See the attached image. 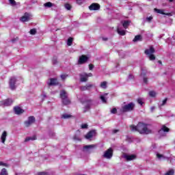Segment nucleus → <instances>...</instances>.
<instances>
[{
  "label": "nucleus",
  "mask_w": 175,
  "mask_h": 175,
  "mask_svg": "<svg viewBox=\"0 0 175 175\" xmlns=\"http://www.w3.org/2000/svg\"><path fill=\"white\" fill-rule=\"evenodd\" d=\"M131 129L134 132H139L141 135H149V133L152 132L150 125L142 122L138 123L137 126L131 125Z\"/></svg>",
  "instance_id": "1"
},
{
  "label": "nucleus",
  "mask_w": 175,
  "mask_h": 175,
  "mask_svg": "<svg viewBox=\"0 0 175 175\" xmlns=\"http://www.w3.org/2000/svg\"><path fill=\"white\" fill-rule=\"evenodd\" d=\"M135 109V103H130L127 105L122 106L120 109V113H128L129 111H133Z\"/></svg>",
  "instance_id": "2"
},
{
  "label": "nucleus",
  "mask_w": 175,
  "mask_h": 175,
  "mask_svg": "<svg viewBox=\"0 0 175 175\" xmlns=\"http://www.w3.org/2000/svg\"><path fill=\"white\" fill-rule=\"evenodd\" d=\"M157 158L159 159V161H162V159H167L168 161H170V163H172V165L175 164V157H165L163 154H161L159 153H157Z\"/></svg>",
  "instance_id": "3"
},
{
  "label": "nucleus",
  "mask_w": 175,
  "mask_h": 175,
  "mask_svg": "<svg viewBox=\"0 0 175 175\" xmlns=\"http://www.w3.org/2000/svg\"><path fill=\"white\" fill-rule=\"evenodd\" d=\"M154 53L155 49L152 46H150V49L145 51V54H146V55H148L150 61H154L155 59V55H153Z\"/></svg>",
  "instance_id": "4"
},
{
  "label": "nucleus",
  "mask_w": 175,
  "mask_h": 175,
  "mask_svg": "<svg viewBox=\"0 0 175 175\" xmlns=\"http://www.w3.org/2000/svg\"><path fill=\"white\" fill-rule=\"evenodd\" d=\"M79 76L80 81H81V83H85V81H88V77H92V73L89 72L87 74L86 72H82Z\"/></svg>",
  "instance_id": "5"
},
{
  "label": "nucleus",
  "mask_w": 175,
  "mask_h": 175,
  "mask_svg": "<svg viewBox=\"0 0 175 175\" xmlns=\"http://www.w3.org/2000/svg\"><path fill=\"white\" fill-rule=\"evenodd\" d=\"M103 157L105 159H111L113 158V148H109L103 152Z\"/></svg>",
  "instance_id": "6"
},
{
  "label": "nucleus",
  "mask_w": 175,
  "mask_h": 175,
  "mask_svg": "<svg viewBox=\"0 0 175 175\" xmlns=\"http://www.w3.org/2000/svg\"><path fill=\"white\" fill-rule=\"evenodd\" d=\"M16 81H17L16 77H11L10 79L9 85L11 90H16Z\"/></svg>",
  "instance_id": "7"
},
{
  "label": "nucleus",
  "mask_w": 175,
  "mask_h": 175,
  "mask_svg": "<svg viewBox=\"0 0 175 175\" xmlns=\"http://www.w3.org/2000/svg\"><path fill=\"white\" fill-rule=\"evenodd\" d=\"M35 122V117L33 116H29L27 119V120H26L25 122V126L28 127V126H31V125H32V124H33Z\"/></svg>",
  "instance_id": "8"
},
{
  "label": "nucleus",
  "mask_w": 175,
  "mask_h": 175,
  "mask_svg": "<svg viewBox=\"0 0 175 175\" xmlns=\"http://www.w3.org/2000/svg\"><path fill=\"white\" fill-rule=\"evenodd\" d=\"M13 103V100L10 98L1 101L0 105L1 106H10Z\"/></svg>",
  "instance_id": "9"
},
{
  "label": "nucleus",
  "mask_w": 175,
  "mask_h": 175,
  "mask_svg": "<svg viewBox=\"0 0 175 175\" xmlns=\"http://www.w3.org/2000/svg\"><path fill=\"white\" fill-rule=\"evenodd\" d=\"M96 147V145L92 144V145H86L83 146V151H85V152H90L93 148H95Z\"/></svg>",
  "instance_id": "10"
},
{
  "label": "nucleus",
  "mask_w": 175,
  "mask_h": 175,
  "mask_svg": "<svg viewBox=\"0 0 175 175\" xmlns=\"http://www.w3.org/2000/svg\"><path fill=\"white\" fill-rule=\"evenodd\" d=\"M146 73H147V71H146L144 70H142L141 77L143 78V81L145 84H148V78H147V77H146Z\"/></svg>",
  "instance_id": "11"
},
{
  "label": "nucleus",
  "mask_w": 175,
  "mask_h": 175,
  "mask_svg": "<svg viewBox=\"0 0 175 175\" xmlns=\"http://www.w3.org/2000/svg\"><path fill=\"white\" fill-rule=\"evenodd\" d=\"M31 14L25 13L24 16L21 18V21H22L23 23L29 21V20L31 19Z\"/></svg>",
  "instance_id": "12"
},
{
  "label": "nucleus",
  "mask_w": 175,
  "mask_h": 175,
  "mask_svg": "<svg viewBox=\"0 0 175 175\" xmlns=\"http://www.w3.org/2000/svg\"><path fill=\"white\" fill-rule=\"evenodd\" d=\"M90 10H99L100 5L96 3H92L89 7Z\"/></svg>",
  "instance_id": "13"
},
{
  "label": "nucleus",
  "mask_w": 175,
  "mask_h": 175,
  "mask_svg": "<svg viewBox=\"0 0 175 175\" xmlns=\"http://www.w3.org/2000/svg\"><path fill=\"white\" fill-rule=\"evenodd\" d=\"M123 158H124V159L127 160V161H133V159H136V155L135 154H123Z\"/></svg>",
  "instance_id": "14"
},
{
  "label": "nucleus",
  "mask_w": 175,
  "mask_h": 175,
  "mask_svg": "<svg viewBox=\"0 0 175 175\" xmlns=\"http://www.w3.org/2000/svg\"><path fill=\"white\" fill-rule=\"evenodd\" d=\"M154 12H156V13H159V14H163L164 16H172V14L169 12H165V10L154 8Z\"/></svg>",
  "instance_id": "15"
},
{
  "label": "nucleus",
  "mask_w": 175,
  "mask_h": 175,
  "mask_svg": "<svg viewBox=\"0 0 175 175\" xmlns=\"http://www.w3.org/2000/svg\"><path fill=\"white\" fill-rule=\"evenodd\" d=\"M14 111L15 113V114H23V113H24V109H21V107H15L14 108Z\"/></svg>",
  "instance_id": "16"
},
{
  "label": "nucleus",
  "mask_w": 175,
  "mask_h": 175,
  "mask_svg": "<svg viewBox=\"0 0 175 175\" xmlns=\"http://www.w3.org/2000/svg\"><path fill=\"white\" fill-rule=\"evenodd\" d=\"M7 137H8V132H6V131H4L1 136V143H3V144H5V142H6Z\"/></svg>",
  "instance_id": "17"
},
{
  "label": "nucleus",
  "mask_w": 175,
  "mask_h": 175,
  "mask_svg": "<svg viewBox=\"0 0 175 175\" xmlns=\"http://www.w3.org/2000/svg\"><path fill=\"white\" fill-rule=\"evenodd\" d=\"M96 132L95 131H91L85 136V139H91V137H94L95 136Z\"/></svg>",
  "instance_id": "18"
},
{
  "label": "nucleus",
  "mask_w": 175,
  "mask_h": 175,
  "mask_svg": "<svg viewBox=\"0 0 175 175\" xmlns=\"http://www.w3.org/2000/svg\"><path fill=\"white\" fill-rule=\"evenodd\" d=\"M88 59V57H87V56L82 55L79 57V64H84L87 62Z\"/></svg>",
  "instance_id": "19"
},
{
  "label": "nucleus",
  "mask_w": 175,
  "mask_h": 175,
  "mask_svg": "<svg viewBox=\"0 0 175 175\" xmlns=\"http://www.w3.org/2000/svg\"><path fill=\"white\" fill-rule=\"evenodd\" d=\"M48 84L49 85H57V84H58V81H57V79H51L48 81Z\"/></svg>",
  "instance_id": "20"
},
{
  "label": "nucleus",
  "mask_w": 175,
  "mask_h": 175,
  "mask_svg": "<svg viewBox=\"0 0 175 175\" xmlns=\"http://www.w3.org/2000/svg\"><path fill=\"white\" fill-rule=\"evenodd\" d=\"M60 98H62V100H64V99H66V98H68V93H66L65 90H62L60 92Z\"/></svg>",
  "instance_id": "21"
},
{
  "label": "nucleus",
  "mask_w": 175,
  "mask_h": 175,
  "mask_svg": "<svg viewBox=\"0 0 175 175\" xmlns=\"http://www.w3.org/2000/svg\"><path fill=\"white\" fill-rule=\"evenodd\" d=\"M163 132H169V128L165 126H163L161 129L159 131V135H161Z\"/></svg>",
  "instance_id": "22"
},
{
  "label": "nucleus",
  "mask_w": 175,
  "mask_h": 175,
  "mask_svg": "<svg viewBox=\"0 0 175 175\" xmlns=\"http://www.w3.org/2000/svg\"><path fill=\"white\" fill-rule=\"evenodd\" d=\"M107 95H108L107 93H105L103 95L100 96V98L103 103H106V101H107L106 96H107Z\"/></svg>",
  "instance_id": "23"
},
{
  "label": "nucleus",
  "mask_w": 175,
  "mask_h": 175,
  "mask_svg": "<svg viewBox=\"0 0 175 175\" xmlns=\"http://www.w3.org/2000/svg\"><path fill=\"white\" fill-rule=\"evenodd\" d=\"M100 87L101 88H103L104 90H106L107 88V81H103L100 84Z\"/></svg>",
  "instance_id": "24"
},
{
  "label": "nucleus",
  "mask_w": 175,
  "mask_h": 175,
  "mask_svg": "<svg viewBox=\"0 0 175 175\" xmlns=\"http://www.w3.org/2000/svg\"><path fill=\"white\" fill-rule=\"evenodd\" d=\"M129 24H131V22L129 21H124L122 23V25L124 28L126 29L128 27H129Z\"/></svg>",
  "instance_id": "25"
},
{
  "label": "nucleus",
  "mask_w": 175,
  "mask_h": 175,
  "mask_svg": "<svg viewBox=\"0 0 175 175\" xmlns=\"http://www.w3.org/2000/svg\"><path fill=\"white\" fill-rule=\"evenodd\" d=\"M30 140H36V136H33V137H27L25 138V142H29Z\"/></svg>",
  "instance_id": "26"
},
{
  "label": "nucleus",
  "mask_w": 175,
  "mask_h": 175,
  "mask_svg": "<svg viewBox=\"0 0 175 175\" xmlns=\"http://www.w3.org/2000/svg\"><path fill=\"white\" fill-rule=\"evenodd\" d=\"M44 8H52V6H54V4H53L51 2H47L44 3Z\"/></svg>",
  "instance_id": "27"
},
{
  "label": "nucleus",
  "mask_w": 175,
  "mask_h": 175,
  "mask_svg": "<svg viewBox=\"0 0 175 175\" xmlns=\"http://www.w3.org/2000/svg\"><path fill=\"white\" fill-rule=\"evenodd\" d=\"M140 40H142V36H136L133 40V42H139Z\"/></svg>",
  "instance_id": "28"
},
{
  "label": "nucleus",
  "mask_w": 175,
  "mask_h": 175,
  "mask_svg": "<svg viewBox=\"0 0 175 175\" xmlns=\"http://www.w3.org/2000/svg\"><path fill=\"white\" fill-rule=\"evenodd\" d=\"M166 102H167V98L164 99L161 103H159V107H162V106H165L166 105Z\"/></svg>",
  "instance_id": "29"
},
{
  "label": "nucleus",
  "mask_w": 175,
  "mask_h": 175,
  "mask_svg": "<svg viewBox=\"0 0 175 175\" xmlns=\"http://www.w3.org/2000/svg\"><path fill=\"white\" fill-rule=\"evenodd\" d=\"M72 118V116L70 114L64 113L62 116V118L68 119Z\"/></svg>",
  "instance_id": "30"
},
{
  "label": "nucleus",
  "mask_w": 175,
  "mask_h": 175,
  "mask_svg": "<svg viewBox=\"0 0 175 175\" xmlns=\"http://www.w3.org/2000/svg\"><path fill=\"white\" fill-rule=\"evenodd\" d=\"M117 31L119 35H121L122 36H124V35H125V30H120V29L118 28Z\"/></svg>",
  "instance_id": "31"
},
{
  "label": "nucleus",
  "mask_w": 175,
  "mask_h": 175,
  "mask_svg": "<svg viewBox=\"0 0 175 175\" xmlns=\"http://www.w3.org/2000/svg\"><path fill=\"white\" fill-rule=\"evenodd\" d=\"M62 103H63V105H69V103H70V100H69L68 99V98H66L62 100Z\"/></svg>",
  "instance_id": "32"
},
{
  "label": "nucleus",
  "mask_w": 175,
  "mask_h": 175,
  "mask_svg": "<svg viewBox=\"0 0 175 175\" xmlns=\"http://www.w3.org/2000/svg\"><path fill=\"white\" fill-rule=\"evenodd\" d=\"M72 43H73V38H69L67 41L68 46H72Z\"/></svg>",
  "instance_id": "33"
},
{
  "label": "nucleus",
  "mask_w": 175,
  "mask_h": 175,
  "mask_svg": "<svg viewBox=\"0 0 175 175\" xmlns=\"http://www.w3.org/2000/svg\"><path fill=\"white\" fill-rule=\"evenodd\" d=\"M149 96H152V98H155V96H157V92L151 91L149 92Z\"/></svg>",
  "instance_id": "34"
},
{
  "label": "nucleus",
  "mask_w": 175,
  "mask_h": 175,
  "mask_svg": "<svg viewBox=\"0 0 175 175\" xmlns=\"http://www.w3.org/2000/svg\"><path fill=\"white\" fill-rule=\"evenodd\" d=\"M0 175H8V171L6 170V169H2L1 172H0Z\"/></svg>",
  "instance_id": "35"
},
{
  "label": "nucleus",
  "mask_w": 175,
  "mask_h": 175,
  "mask_svg": "<svg viewBox=\"0 0 175 175\" xmlns=\"http://www.w3.org/2000/svg\"><path fill=\"white\" fill-rule=\"evenodd\" d=\"M64 8H66L67 10H70L72 9V5H70L69 3H66L64 5Z\"/></svg>",
  "instance_id": "36"
},
{
  "label": "nucleus",
  "mask_w": 175,
  "mask_h": 175,
  "mask_svg": "<svg viewBox=\"0 0 175 175\" xmlns=\"http://www.w3.org/2000/svg\"><path fill=\"white\" fill-rule=\"evenodd\" d=\"M29 33L30 35H36V29H31Z\"/></svg>",
  "instance_id": "37"
},
{
  "label": "nucleus",
  "mask_w": 175,
  "mask_h": 175,
  "mask_svg": "<svg viewBox=\"0 0 175 175\" xmlns=\"http://www.w3.org/2000/svg\"><path fill=\"white\" fill-rule=\"evenodd\" d=\"M174 170H169L165 174V175H174Z\"/></svg>",
  "instance_id": "38"
},
{
  "label": "nucleus",
  "mask_w": 175,
  "mask_h": 175,
  "mask_svg": "<svg viewBox=\"0 0 175 175\" xmlns=\"http://www.w3.org/2000/svg\"><path fill=\"white\" fill-rule=\"evenodd\" d=\"M92 87H94L93 84L88 83L86 85V88H87L88 90H91V88H92Z\"/></svg>",
  "instance_id": "39"
},
{
  "label": "nucleus",
  "mask_w": 175,
  "mask_h": 175,
  "mask_svg": "<svg viewBox=\"0 0 175 175\" xmlns=\"http://www.w3.org/2000/svg\"><path fill=\"white\" fill-rule=\"evenodd\" d=\"M81 128L82 129H87L88 128V124H81Z\"/></svg>",
  "instance_id": "40"
},
{
  "label": "nucleus",
  "mask_w": 175,
  "mask_h": 175,
  "mask_svg": "<svg viewBox=\"0 0 175 175\" xmlns=\"http://www.w3.org/2000/svg\"><path fill=\"white\" fill-rule=\"evenodd\" d=\"M9 2L12 6H16V1L14 0H9Z\"/></svg>",
  "instance_id": "41"
},
{
  "label": "nucleus",
  "mask_w": 175,
  "mask_h": 175,
  "mask_svg": "<svg viewBox=\"0 0 175 175\" xmlns=\"http://www.w3.org/2000/svg\"><path fill=\"white\" fill-rule=\"evenodd\" d=\"M74 140H75V142H81V139L77 135L74 136Z\"/></svg>",
  "instance_id": "42"
},
{
  "label": "nucleus",
  "mask_w": 175,
  "mask_h": 175,
  "mask_svg": "<svg viewBox=\"0 0 175 175\" xmlns=\"http://www.w3.org/2000/svg\"><path fill=\"white\" fill-rule=\"evenodd\" d=\"M66 77H68V75H66V74H63L61 75L62 80H65V79H66Z\"/></svg>",
  "instance_id": "43"
},
{
  "label": "nucleus",
  "mask_w": 175,
  "mask_h": 175,
  "mask_svg": "<svg viewBox=\"0 0 175 175\" xmlns=\"http://www.w3.org/2000/svg\"><path fill=\"white\" fill-rule=\"evenodd\" d=\"M80 89H81V91H87V90H88V89H87V85L81 86V87L80 88Z\"/></svg>",
  "instance_id": "44"
},
{
  "label": "nucleus",
  "mask_w": 175,
  "mask_h": 175,
  "mask_svg": "<svg viewBox=\"0 0 175 175\" xmlns=\"http://www.w3.org/2000/svg\"><path fill=\"white\" fill-rule=\"evenodd\" d=\"M137 103H139V105H143V99L142 98H138L137 100Z\"/></svg>",
  "instance_id": "45"
},
{
  "label": "nucleus",
  "mask_w": 175,
  "mask_h": 175,
  "mask_svg": "<svg viewBox=\"0 0 175 175\" xmlns=\"http://www.w3.org/2000/svg\"><path fill=\"white\" fill-rule=\"evenodd\" d=\"M90 109V105H85V108H84V113H85V111H87V110Z\"/></svg>",
  "instance_id": "46"
},
{
  "label": "nucleus",
  "mask_w": 175,
  "mask_h": 175,
  "mask_svg": "<svg viewBox=\"0 0 175 175\" xmlns=\"http://www.w3.org/2000/svg\"><path fill=\"white\" fill-rule=\"evenodd\" d=\"M111 113L112 114H116V113H117V109L113 108V109H111Z\"/></svg>",
  "instance_id": "47"
},
{
  "label": "nucleus",
  "mask_w": 175,
  "mask_h": 175,
  "mask_svg": "<svg viewBox=\"0 0 175 175\" xmlns=\"http://www.w3.org/2000/svg\"><path fill=\"white\" fill-rule=\"evenodd\" d=\"M76 2L78 5H83V1L81 0H77Z\"/></svg>",
  "instance_id": "48"
},
{
  "label": "nucleus",
  "mask_w": 175,
  "mask_h": 175,
  "mask_svg": "<svg viewBox=\"0 0 175 175\" xmlns=\"http://www.w3.org/2000/svg\"><path fill=\"white\" fill-rule=\"evenodd\" d=\"M94 68V64H89L90 70H92Z\"/></svg>",
  "instance_id": "49"
},
{
  "label": "nucleus",
  "mask_w": 175,
  "mask_h": 175,
  "mask_svg": "<svg viewBox=\"0 0 175 175\" xmlns=\"http://www.w3.org/2000/svg\"><path fill=\"white\" fill-rule=\"evenodd\" d=\"M0 166H6L8 167V165L7 163H3V162L0 161Z\"/></svg>",
  "instance_id": "50"
},
{
  "label": "nucleus",
  "mask_w": 175,
  "mask_h": 175,
  "mask_svg": "<svg viewBox=\"0 0 175 175\" xmlns=\"http://www.w3.org/2000/svg\"><path fill=\"white\" fill-rule=\"evenodd\" d=\"M134 76L133 75H129V80H132V79H134Z\"/></svg>",
  "instance_id": "51"
},
{
  "label": "nucleus",
  "mask_w": 175,
  "mask_h": 175,
  "mask_svg": "<svg viewBox=\"0 0 175 175\" xmlns=\"http://www.w3.org/2000/svg\"><path fill=\"white\" fill-rule=\"evenodd\" d=\"M38 175H49V174L46 172H40L38 173Z\"/></svg>",
  "instance_id": "52"
},
{
  "label": "nucleus",
  "mask_w": 175,
  "mask_h": 175,
  "mask_svg": "<svg viewBox=\"0 0 175 175\" xmlns=\"http://www.w3.org/2000/svg\"><path fill=\"white\" fill-rule=\"evenodd\" d=\"M146 20H147V21H151V20H152V16H149V17H148V18H146Z\"/></svg>",
  "instance_id": "53"
},
{
  "label": "nucleus",
  "mask_w": 175,
  "mask_h": 175,
  "mask_svg": "<svg viewBox=\"0 0 175 175\" xmlns=\"http://www.w3.org/2000/svg\"><path fill=\"white\" fill-rule=\"evenodd\" d=\"M17 40H18V38H14L11 41L12 42V43H14V42H17Z\"/></svg>",
  "instance_id": "54"
},
{
  "label": "nucleus",
  "mask_w": 175,
  "mask_h": 175,
  "mask_svg": "<svg viewBox=\"0 0 175 175\" xmlns=\"http://www.w3.org/2000/svg\"><path fill=\"white\" fill-rule=\"evenodd\" d=\"M113 133H117L118 132H120V130L118 129H114L112 131Z\"/></svg>",
  "instance_id": "55"
},
{
  "label": "nucleus",
  "mask_w": 175,
  "mask_h": 175,
  "mask_svg": "<svg viewBox=\"0 0 175 175\" xmlns=\"http://www.w3.org/2000/svg\"><path fill=\"white\" fill-rule=\"evenodd\" d=\"M154 110H155V107H150V111H154Z\"/></svg>",
  "instance_id": "56"
},
{
  "label": "nucleus",
  "mask_w": 175,
  "mask_h": 175,
  "mask_svg": "<svg viewBox=\"0 0 175 175\" xmlns=\"http://www.w3.org/2000/svg\"><path fill=\"white\" fill-rule=\"evenodd\" d=\"M103 40H105V41L107 40V38H103Z\"/></svg>",
  "instance_id": "57"
},
{
  "label": "nucleus",
  "mask_w": 175,
  "mask_h": 175,
  "mask_svg": "<svg viewBox=\"0 0 175 175\" xmlns=\"http://www.w3.org/2000/svg\"><path fill=\"white\" fill-rule=\"evenodd\" d=\"M159 64H162V62H161V61H159Z\"/></svg>",
  "instance_id": "58"
},
{
  "label": "nucleus",
  "mask_w": 175,
  "mask_h": 175,
  "mask_svg": "<svg viewBox=\"0 0 175 175\" xmlns=\"http://www.w3.org/2000/svg\"><path fill=\"white\" fill-rule=\"evenodd\" d=\"M170 1V2H173V0H169Z\"/></svg>",
  "instance_id": "59"
},
{
  "label": "nucleus",
  "mask_w": 175,
  "mask_h": 175,
  "mask_svg": "<svg viewBox=\"0 0 175 175\" xmlns=\"http://www.w3.org/2000/svg\"><path fill=\"white\" fill-rule=\"evenodd\" d=\"M53 64H56V62H55V61H53Z\"/></svg>",
  "instance_id": "60"
},
{
  "label": "nucleus",
  "mask_w": 175,
  "mask_h": 175,
  "mask_svg": "<svg viewBox=\"0 0 175 175\" xmlns=\"http://www.w3.org/2000/svg\"><path fill=\"white\" fill-rule=\"evenodd\" d=\"M168 152H169V154H170V150H168Z\"/></svg>",
  "instance_id": "61"
},
{
  "label": "nucleus",
  "mask_w": 175,
  "mask_h": 175,
  "mask_svg": "<svg viewBox=\"0 0 175 175\" xmlns=\"http://www.w3.org/2000/svg\"><path fill=\"white\" fill-rule=\"evenodd\" d=\"M44 97L46 98V95H44Z\"/></svg>",
  "instance_id": "62"
}]
</instances>
